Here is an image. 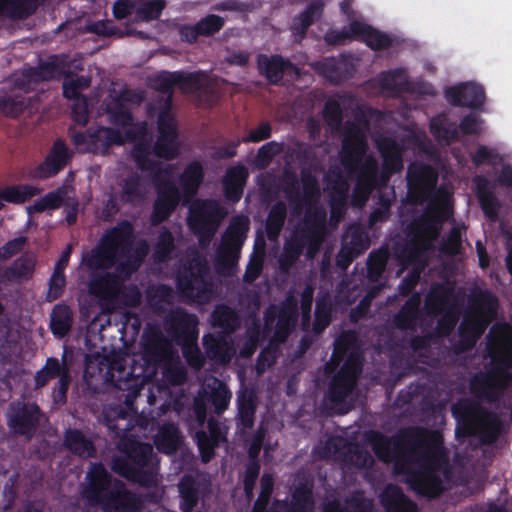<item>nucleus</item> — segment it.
<instances>
[{
	"mask_svg": "<svg viewBox=\"0 0 512 512\" xmlns=\"http://www.w3.org/2000/svg\"><path fill=\"white\" fill-rule=\"evenodd\" d=\"M365 439L380 461H393L394 472L406 476L405 483L415 494L428 499L442 495L445 488L441 472L448 473L450 469L440 431L410 426L387 436L370 430Z\"/></svg>",
	"mask_w": 512,
	"mask_h": 512,
	"instance_id": "nucleus-1",
	"label": "nucleus"
},
{
	"mask_svg": "<svg viewBox=\"0 0 512 512\" xmlns=\"http://www.w3.org/2000/svg\"><path fill=\"white\" fill-rule=\"evenodd\" d=\"M81 266L92 277L89 293L101 300L117 299L128 278V222L107 230L99 243L82 256Z\"/></svg>",
	"mask_w": 512,
	"mask_h": 512,
	"instance_id": "nucleus-2",
	"label": "nucleus"
},
{
	"mask_svg": "<svg viewBox=\"0 0 512 512\" xmlns=\"http://www.w3.org/2000/svg\"><path fill=\"white\" fill-rule=\"evenodd\" d=\"M487 351L491 367L474 374L469 388L476 399L493 404L512 385V334L505 328L493 327L488 335Z\"/></svg>",
	"mask_w": 512,
	"mask_h": 512,
	"instance_id": "nucleus-3",
	"label": "nucleus"
},
{
	"mask_svg": "<svg viewBox=\"0 0 512 512\" xmlns=\"http://www.w3.org/2000/svg\"><path fill=\"white\" fill-rule=\"evenodd\" d=\"M456 420V435L476 437L482 445L494 444L504 431L500 416L471 399H460L451 407Z\"/></svg>",
	"mask_w": 512,
	"mask_h": 512,
	"instance_id": "nucleus-4",
	"label": "nucleus"
},
{
	"mask_svg": "<svg viewBox=\"0 0 512 512\" xmlns=\"http://www.w3.org/2000/svg\"><path fill=\"white\" fill-rule=\"evenodd\" d=\"M499 307L498 298L489 290H479L469 298V305L458 326L459 339L452 351L459 355L471 351L494 319Z\"/></svg>",
	"mask_w": 512,
	"mask_h": 512,
	"instance_id": "nucleus-5",
	"label": "nucleus"
},
{
	"mask_svg": "<svg viewBox=\"0 0 512 512\" xmlns=\"http://www.w3.org/2000/svg\"><path fill=\"white\" fill-rule=\"evenodd\" d=\"M138 150L140 153L136 155L137 166L142 172L151 176L155 186L156 199L153 203L150 223L157 226L169 219L178 207L182 195L174 182L163 179V174H167L168 169H165L160 161L149 157V147L141 145Z\"/></svg>",
	"mask_w": 512,
	"mask_h": 512,
	"instance_id": "nucleus-6",
	"label": "nucleus"
},
{
	"mask_svg": "<svg viewBox=\"0 0 512 512\" xmlns=\"http://www.w3.org/2000/svg\"><path fill=\"white\" fill-rule=\"evenodd\" d=\"M82 496L91 505H100L104 512H127L128 495L125 484L113 480L102 464H93L87 473Z\"/></svg>",
	"mask_w": 512,
	"mask_h": 512,
	"instance_id": "nucleus-7",
	"label": "nucleus"
},
{
	"mask_svg": "<svg viewBox=\"0 0 512 512\" xmlns=\"http://www.w3.org/2000/svg\"><path fill=\"white\" fill-rule=\"evenodd\" d=\"M368 144L360 126L356 122L347 121L344 126L340 161L345 170L352 173L359 171L356 180L366 182L376 187L377 161L372 156L365 155Z\"/></svg>",
	"mask_w": 512,
	"mask_h": 512,
	"instance_id": "nucleus-8",
	"label": "nucleus"
},
{
	"mask_svg": "<svg viewBox=\"0 0 512 512\" xmlns=\"http://www.w3.org/2000/svg\"><path fill=\"white\" fill-rule=\"evenodd\" d=\"M84 381L94 392L108 388L128 390L126 359L120 355L108 357L98 352L85 357Z\"/></svg>",
	"mask_w": 512,
	"mask_h": 512,
	"instance_id": "nucleus-9",
	"label": "nucleus"
},
{
	"mask_svg": "<svg viewBox=\"0 0 512 512\" xmlns=\"http://www.w3.org/2000/svg\"><path fill=\"white\" fill-rule=\"evenodd\" d=\"M452 213L447 196L440 192L435 194L422 214L408 226L412 248L415 250L426 248L429 242L438 239L443 223L451 217Z\"/></svg>",
	"mask_w": 512,
	"mask_h": 512,
	"instance_id": "nucleus-10",
	"label": "nucleus"
},
{
	"mask_svg": "<svg viewBox=\"0 0 512 512\" xmlns=\"http://www.w3.org/2000/svg\"><path fill=\"white\" fill-rule=\"evenodd\" d=\"M160 460L150 443L138 442L130 434V484L156 487Z\"/></svg>",
	"mask_w": 512,
	"mask_h": 512,
	"instance_id": "nucleus-11",
	"label": "nucleus"
},
{
	"mask_svg": "<svg viewBox=\"0 0 512 512\" xmlns=\"http://www.w3.org/2000/svg\"><path fill=\"white\" fill-rule=\"evenodd\" d=\"M176 287L183 297L191 301H207L212 291L207 263L199 258L189 260L177 273Z\"/></svg>",
	"mask_w": 512,
	"mask_h": 512,
	"instance_id": "nucleus-12",
	"label": "nucleus"
},
{
	"mask_svg": "<svg viewBox=\"0 0 512 512\" xmlns=\"http://www.w3.org/2000/svg\"><path fill=\"white\" fill-rule=\"evenodd\" d=\"M193 412L199 426L207 422L208 431L200 429L195 433V442L203 463H209L215 457V450L221 443L227 442V432L214 417L207 419V406L204 400L195 399Z\"/></svg>",
	"mask_w": 512,
	"mask_h": 512,
	"instance_id": "nucleus-13",
	"label": "nucleus"
},
{
	"mask_svg": "<svg viewBox=\"0 0 512 512\" xmlns=\"http://www.w3.org/2000/svg\"><path fill=\"white\" fill-rule=\"evenodd\" d=\"M149 147V156L153 154L159 159L171 161L180 154V141L177 120L173 113H157V137L154 144L140 143L135 146L136 155L140 152L138 147Z\"/></svg>",
	"mask_w": 512,
	"mask_h": 512,
	"instance_id": "nucleus-14",
	"label": "nucleus"
},
{
	"mask_svg": "<svg viewBox=\"0 0 512 512\" xmlns=\"http://www.w3.org/2000/svg\"><path fill=\"white\" fill-rule=\"evenodd\" d=\"M108 429L116 441L118 453L112 457V470L124 478H128V418L127 410L122 405H110L104 412Z\"/></svg>",
	"mask_w": 512,
	"mask_h": 512,
	"instance_id": "nucleus-15",
	"label": "nucleus"
},
{
	"mask_svg": "<svg viewBox=\"0 0 512 512\" xmlns=\"http://www.w3.org/2000/svg\"><path fill=\"white\" fill-rule=\"evenodd\" d=\"M249 229L250 220L247 216L241 214L231 218L217 249L219 265L225 268L237 265Z\"/></svg>",
	"mask_w": 512,
	"mask_h": 512,
	"instance_id": "nucleus-16",
	"label": "nucleus"
},
{
	"mask_svg": "<svg viewBox=\"0 0 512 512\" xmlns=\"http://www.w3.org/2000/svg\"><path fill=\"white\" fill-rule=\"evenodd\" d=\"M249 229L250 220L247 216L241 214L231 218L217 249L219 265L225 268L237 265Z\"/></svg>",
	"mask_w": 512,
	"mask_h": 512,
	"instance_id": "nucleus-17",
	"label": "nucleus"
},
{
	"mask_svg": "<svg viewBox=\"0 0 512 512\" xmlns=\"http://www.w3.org/2000/svg\"><path fill=\"white\" fill-rule=\"evenodd\" d=\"M407 190L410 200L415 204L429 202L438 193L435 192L438 182V172L430 164L412 162L408 165L406 173ZM440 193L444 194L443 191Z\"/></svg>",
	"mask_w": 512,
	"mask_h": 512,
	"instance_id": "nucleus-18",
	"label": "nucleus"
},
{
	"mask_svg": "<svg viewBox=\"0 0 512 512\" xmlns=\"http://www.w3.org/2000/svg\"><path fill=\"white\" fill-rule=\"evenodd\" d=\"M225 216V209L217 201L197 200L190 206L188 224L196 233L211 236Z\"/></svg>",
	"mask_w": 512,
	"mask_h": 512,
	"instance_id": "nucleus-19",
	"label": "nucleus"
},
{
	"mask_svg": "<svg viewBox=\"0 0 512 512\" xmlns=\"http://www.w3.org/2000/svg\"><path fill=\"white\" fill-rule=\"evenodd\" d=\"M164 330L176 343H187L198 339V318L182 307L171 309L163 319Z\"/></svg>",
	"mask_w": 512,
	"mask_h": 512,
	"instance_id": "nucleus-20",
	"label": "nucleus"
},
{
	"mask_svg": "<svg viewBox=\"0 0 512 512\" xmlns=\"http://www.w3.org/2000/svg\"><path fill=\"white\" fill-rule=\"evenodd\" d=\"M361 372L362 367L355 364L353 359L344 361L329 382L326 392L327 400L333 405L343 403L354 389Z\"/></svg>",
	"mask_w": 512,
	"mask_h": 512,
	"instance_id": "nucleus-21",
	"label": "nucleus"
},
{
	"mask_svg": "<svg viewBox=\"0 0 512 512\" xmlns=\"http://www.w3.org/2000/svg\"><path fill=\"white\" fill-rule=\"evenodd\" d=\"M43 417L40 408L35 403L17 402L10 406L8 424L15 434L31 437Z\"/></svg>",
	"mask_w": 512,
	"mask_h": 512,
	"instance_id": "nucleus-22",
	"label": "nucleus"
},
{
	"mask_svg": "<svg viewBox=\"0 0 512 512\" xmlns=\"http://www.w3.org/2000/svg\"><path fill=\"white\" fill-rule=\"evenodd\" d=\"M448 305L449 299L446 289L432 291L427 297L426 306L429 312L433 315L441 314L435 327V334L439 337L450 336L458 322V315L452 308H447Z\"/></svg>",
	"mask_w": 512,
	"mask_h": 512,
	"instance_id": "nucleus-23",
	"label": "nucleus"
},
{
	"mask_svg": "<svg viewBox=\"0 0 512 512\" xmlns=\"http://www.w3.org/2000/svg\"><path fill=\"white\" fill-rule=\"evenodd\" d=\"M350 359H353L355 364L362 367L358 336L354 330L343 331L335 339L331 359L325 365L326 373H333L344 361H349Z\"/></svg>",
	"mask_w": 512,
	"mask_h": 512,
	"instance_id": "nucleus-24",
	"label": "nucleus"
},
{
	"mask_svg": "<svg viewBox=\"0 0 512 512\" xmlns=\"http://www.w3.org/2000/svg\"><path fill=\"white\" fill-rule=\"evenodd\" d=\"M61 205L67 207L66 221L69 225H73L77 219L79 202L75 198L74 189L68 185H64L55 192L48 193L30 206L28 211L29 213L42 212L46 209H56Z\"/></svg>",
	"mask_w": 512,
	"mask_h": 512,
	"instance_id": "nucleus-25",
	"label": "nucleus"
},
{
	"mask_svg": "<svg viewBox=\"0 0 512 512\" xmlns=\"http://www.w3.org/2000/svg\"><path fill=\"white\" fill-rule=\"evenodd\" d=\"M257 67L259 73L265 77L268 83L273 85L280 84L285 74L298 77L301 73L297 65L280 54H259Z\"/></svg>",
	"mask_w": 512,
	"mask_h": 512,
	"instance_id": "nucleus-26",
	"label": "nucleus"
},
{
	"mask_svg": "<svg viewBox=\"0 0 512 512\" xmlns=\"http://www.w3.org/2000/svg\"><path fill=\"white\" fill-rule=\"evenodd\" d=\"M143 356L149 363L158 364L166 359L171 350V343L157 325L147 324L141 340Z\"/></svg>",
	"mask_w": 512,
	"mask_h": 512,
	"instance_id": "nucleus-27",
	"label": "nucleus"
},
{
	"mask_svg": "<svg viewBox=\"0 0 512 512\" xmlns=\"http://www.w3.org/2000/svg\"><path fill=\"white\" fill-rule=\"evenodd\" d=\"M445 96L452 106L472 109L480 108L486 100L484 87L472 82L448 88Z\"/></svg>",
	"mask_w": 512,
	"mask_h": 512,
	"instance_id": "nucleus-28",
	"label": "nucleus"
},
{
	"mask_svg": "<svg viewBox=\"0 0 512 512\" xmlns=\"http://www.w3.org/2000/svg\"><path fill=\"white\" fill-rule=\"evenodd\" d=\"M53 378H59L57 398L65 402L71 377L64 358L61 361L55 358H49L46 361L45 366L35 376L36 387L41 388L45 386Z\"/></svg>",
	"mask_w": 512,
	"mask_h": 512,
	"instance_id": "nucleus-29",
	"label": "nucleus"
},
{
	"mask_svg": "<svg viewBox=\"0 0 512 512\" xmlns=\"http://www.w3.org/2000/svg\"><path fill=\"white\" fill-rule=\"evenodd\" d=\"M314 68L318 74L333 84H340L350 79L355 72L353 63L344 55L340 57H326L316 62Z\"/></svg>",
	"mask_w": 512,
	"mask_h": 512,
	"instance_id": "nucleus-30",
	"label": "nucleus"
},
{
	"mask_svg": "<svg viewBox=\"0 0 512 512\" xmlns=\"http://www.w3.org/2000/svg\"><path fill=\"white\" fill-rule=\"evenodd\" d=\"M298 315V300L294 295L289 294L280 305L273 340L284 343L293 331Z\"/></svg>",
	"mask_w": 512,
	"mask_h": 512,
	"instance_id": "nucleus-31",
	"label": "nucleus"
},
{
	"mask_svg": "<svg viewBox=\"0 0 512 512\" xmlns=\"http://www.w3.org/2000/svg\"><path fill=\"white\" fill-rule=\"evenodd\" d=\"M64 71L65 67L58 57H51L47 62L41 64L38 69L25 71L22 77L16 79L15 85L18 88L30 90L34 84L55 78Z\"/></svg>",
	"mask_w": 512,
	"mask_h": 512,
	"instance_id": "nucleus-32",
	"label": "nucleus"
},
{
	"mask_svg": "<svg viewBox=\"0 0 512 512\" xmlns=\"http://www.w3.org/2000/svg\"><path fill=\"white\" fill-rule=\"evenodd\" d=\"M248 178L249 171L241 163L227 168L222 179V188L224 196L229 202L237 203L241 200Z\"/></svg>",
	"mask_w": 512,
	"mask_h": 512,
	"instance_id": "nucleus-33",
	"label": "nucleus"
},
{
	"mask_svg": "<svg viewBox=\"0 0 512 512\" xmlns=\"http://www.w3.org/2000/svg\"><path fill=\"white\" fill-rule=\"evenodd\" d=\"M150 86L152 89L162 93L165 98L157 105H150L149 113L157 109L158 112L172 113V102L174 87H176V71L163 70L150 78Z\"/></svg>",
	"mask_w": 512,
	"mask_h": 512,
	"instance_id": "nucleus-34",
	"label": "nucleus"
},
{
	"mask_svg": "<svg viewBox=\"0 0 512 512\" xmlns=\"http://www.w3.org/2000/svg\"><path fill=\"white\" fill-rule=\"evenodd\" d=\"M376 148L383 159L384 170L396 174L403 169L404 147L396 139L390 136H381L376 140Z\"/></svg>",
	"mask_w": 512,
	"mask_h": 512,
	"instance_id": "nucleus-35",
	"label": "nucleus"
},
{
	"mask_svg": "<svg viewBox=\"0 0 512 512\" xmlns=\"http://www.w3.org/2000/svg\"><path fill=\"white\" fill-rule=\"evenodd\" d=\"M350 28L356 40L364 42L374 51L385 50L392 46V38L369 24L353 20Z\"/></svg>",
	"mask_w": 512,
	"mask_h": 512,
	"instance_id": "nucleus-36",
	"label": "nucleus"
},
{
	"mask_svg": "<svg viewBox=\"0 0 512 512\" xmlns=\"http://www.w3.org/2000/svg\"><path fill=\"white\" fill-rule=\"evenodd\" d=\"M421 295L411 294L393 316V325L401 331H416L420 319Z\"/></svg>",
	"mask_w": 512,
	"mask_h": 512,
	"instance_id": "nucleus-37",
	"label": "nucleus"
},
{
	"mask_svg": "<svg viewBox=\"0 0 512 512\" xmlns=\"http://www.w3.org/2000/svg\"><path fill=\"white\" fill-rule=\"evenodd\" d=\"M237 428L249 430L254 427L257 411V395L254 390L244 389L237 394Z\"/></svg>",
	"mask_w": 512,
	"mask_h": 512,
	"instance_id": "nucleus-38",
	"label": "nucleus"
},
{
	"mask_svg": "<svg viewBox=\"0 0 512 512\" xmlns=\"http://www.w3.org/2000/svg\"><path fill=\"white\" fill-rule=\"evenodd\" d=\"M380 502L386 512H418L417 504L396 484L385 487L380 495Z\"/></svg>",
	"mask_w": 512,
	"mask_h": 512,
	"instance_id": "nucleus-39",
	"label": "nucleus"
},
{
	"mask_svg": "<svg viewBox=\"0 0 512 512\" xmlns=\"http://www.w3.org/2000/svg\"><path fill=\"white\" fill-rule=\"evenodd\" d=\"M70 156L65 143L61 139L56 140L45 162L35 170L34 176L46 178L56 174L66 165Z\"/></svg>",
	"mask_w": 512,
	"mask_h": 512,
	"instance_id": "nucleus-40",
	"label": "nucleus"
},
{
	"mask_svg": "<svg viewBox=\"0 0 512 512\" xmlns=\"http://www.w3.org/2000/svg\"><path fill=\"white\" fill-rule=\"evenodd\" d=\"M284 506H279L281 512H314L315 501L312 487L300 483L291 493V499H280Z\"/></svg>",
	"mask_w": 512,
	"mask_h": 512,
	"instance_id": "nucleus-41",
	"label": "nucleus"
},
{
	"mask_svg": "<svg viewBox=\"0 0 512 512\" xmlns=\"http://www.w3.org/2000/svg\"><path fill=\"white\" fill-rule=\"evenodd\" d=\"M128 95L126 91L113 89L105 102V111L112 124L121 127V131H127L128 123Z\"/></svg>",
	"mask_w": 512,
	"mask_h": 512,
	"instance_id": "nucleus-42",
	"label": "nucleus"
},
{
	"mask_svg": "<svg viewBox=\"0 0 512 512\" xmlns=\"http://www.w3.org/2000/svg\"><path fill=\"white\" fill-rule=\"evenodd\" d=\"M178 491L181 512H193L202 497L200 482L192 475H184L178 483Z\"/></svg>",
	"mask_w": 512,
	"mask_h": 512,
	"instance_id": "nucleus-43",
	"label": "nucleus"
},
{
	"mask_svg": "<svg viewBox=\"0 0 512 512\" xmlns=\"http://www.w3.org/2000/svg\"><path fill=\"white\" fill-rule=\"evenodd\" d=\"M36 262L35 254L24 253L4 270L2 279L16 283L27 281L31 279L34 274Z\"/></svg>",
	"mask_w": 512,
	"mask_h": 512,
	"instance_id": "nucleus-44",
	"label": "nucleus"
},
{
	"mask_svg": "<svg viewBox=\"0 0 512 512\" xmlns=\"http://www.w3.org/2000/svg\"><path fill=\"white\" fill-rule=\"evenodd\" d=\"M127 135L128 131H121L120 129L93 128L92 153L106 155L111 146L124 144Z\"/></svg>",
	"mask_w": 512,
	"mask_h": 512,
	"instance_id": "nucleus-45",
	"label": "nucleus"
},
{
	"mask_svg": "<svg viewBox=\"0 0 512 512\" xmlns=\"http://www.w3.org/2000/svg\"><path fill=\"white\" fill-rule=\"evenodd\" d=\"M182 443L181 433L176 424H162L154 438V444L159 452L166 455L175 453Z\"/></svg>",
	"mask_w": 512,
	"mask_h": 512,
	"instance_id": "nucleus-46",
	"label": "nucleus"
},
{
	"mask_svg": "<svg viewBox=\"0 0 512 512\" xmlns=\"http://www.w3.org/2000/svg\"><path fill=\"white\" fill-rule=\"evenodd\" d=\"M63 445L71 453L84 459L93 457L96 452L92 440L78 429L66 430Z\"/></svg>",
	"mask_w": 512,
	"mask_h": 512,
	"instance_id": "nucleus-47",
	"label": "nucleus"
},
{
	"mask_svg": "<svg viewBox=\"0 0 512 512\" xmlns=\"http://www.w3.org/2000/svg\"><path fill=\"white\" fill-rule=\"evenodd\" d=\"M322 512H373L372 503L361 494H353L344 500H328L323 504Z\"/></svg>",
	"mask_w": 512,
	"mask_h": 512,
	"instance_id": "nucleus-48",
	"label": "nucleus"
},
{
	"mask_svg": "<svg viewBox=\"0 0 512 512\" xmlns=\"http://www.w3.org/2000/svg\"><path fill=\"white\" fill-rule=\"evenodd\" d=\"M204 176V168L199 161L194 160L188 163L179 177L184 195L189 197L195 195L204 180Z\"/></svg>",
	"mask_w": 512,
	"mask_h": 512,
	"instance_id": "nucleus-49",
	"label": "nucleus"
},
{
	"mask_svg": "<svg viewBox=\"0 0 512 512\" xmlns=\"http://www.w3.org/2000/svg\"><path fill=\"white\" fill-rule=\"evenodd\" d=\"M176 251L175 238L172 232L163 227L154 244L151 259L155 264H164L171 261Z\"/></svg>",
	"mask_w": 512,
	"mask_h": 512,
	"instance_id": "nucleus-50",
	"label": "nucleus"
},
{
	"mask_svg": "<svg viewBox=\"0 0 512 512\" xmlns=\"http://www.w3.org/2000/svg\"><path fill=\"white\" fill-rule=\"evenodd\" d=\"M286 218L287 206L285 202L282 200L275 202L268 212L265 223V231L270 241H276L279 238L284 228Z\"/></svg>",
	"mask_w": 512,
	"mask_h": 512,
	"instance_id": "nucleus-51",
	"label": "nucleus"
},
{
	"mask_svg": "<svg viewBox=\"0 0 512 512\" xmlns=\"http://www.w3.org/2000/svg\"><path fill=\"white\" fill-rule=\"evenodd\" d=\"M203 347L209 359L219 363L229 362V344L224 336L213 333L204 335Z\"/></svg>",
	"mask_w": 512,
	"mask_h": 512,
	"instance_id": "nucleus-52",
	"label": "nucleus"
},
{
	"mask_svg": "<svg viewBox=\"0 0 512 512\" xmlns=\"http://www.w3.org/2000/svg\"><path fill=\"white\" fill-rule=\"evenodd\" d=\"M211 322L214 327L223 329L226 332H234L240 325V319L232 307L220 304L211 313Z\"/></svg>",
	"mask_w": 512,
	"mask_h": 512,
	"instance_id": "nucleus-53",
	"label": "nucleus"
},
{
	"mask_svg": "<svg viewBox=\"0 0 512 512\" xmlns=\"http://www.w3.org/2000/svg\"><path fill=\"white\" fill-rule=\"evenodd\" d=\"M176 87L183 93L205 91L207 88V74L203 71H176Z\"/></svg>",
	"mask_w": 512,
	"mask_h": 512,
	"instance_id": "nucleus-54",
	"label": "nucleus"
},
{
	"mask_svg": "<svg viewBox=\"0 0 512 512\" xmlns=\"http://www.w3.org/2000/svg\"><path fill=\"white\" fill-rule=\"evenodd\" d=\"M430 132L437 141L451 144L459 139L458 126L445 116L434 117L430 122Z\"/></svg>",
	"mask_w": 512,
	"mask_h": 512,
	"instance_id": "nucleus-55",
	"label": "nucleus"
},
{
	"mask_svg": "<svg viewBox=\"0 0 512 512\" xmlns=\"http://www.w3.org/2000/svg\"><path fill=\"white\" fill-rule=\"evenodd\" d=\"M333 304L328 293L320 296L316 300L315 318L313 322V332L321 334L332 321Z\"/></svg>",
	"mask_w": 512,
	"mask_h": 512,
	"instance_id": "nucleus-56",
	"label": "nucleus"
},
{
	"mask_svg": "<svg viewBox=\"0 0 512 512\" xmlns=\"http://www.w3.org/2000/svg\"><path fill=\"white\" fill-rule=\"evenodd\" d=\"M39 0H0V15L9 17H27L32 14Z\"/></svg>",
	"mask_w": 512,
	"mask_h": 512,
	"instance_id": "nucleus-57",
	"label": "nucleus"
},
{
	"mask_svg": "<svg viewBox=\"0 0 512 512\" xmlns=\"http://www.w3.org/2000/svg\"><path fill=\"white\" fill-rule=\"evenodd\" d=\"M73 324L72 310L66 305H57L51 315V329L57 336H65Z\"/></svg>",
	"mask_w": 512,
	"mask_h": 512,
	"instance_id": "nucleus-58",
	"label": "nucleus"
},
{
	"mask_svg": "<svg viewBox=\"0 0 512 512\" xmlns=\"http://www.w3.org/2000/svg\"><path fill=\"white\" fill-rule=\"evenodd\" d=\"M305 248V241L302 238H294L284 245L283 254L279 259L281 271H288L302 255Z\"/></svg>",
	"mask_w": 512,
	"mask_h": 512,
	"instance_id": "nucleus-59",
	"label": "nucleus"
},
{
	"mask_svg": "<svg viewBox=\"0 0 512 512\" xmlns=\"http://www.w3.org/2000/svg\"><path fill=\"white\" fill-rule=\"evenodd\" d=\"M389 253L387 249L381 248L370 252L367 259V277L371 281H377L384 273Z\"/></svg>",
	"mask_w": 512,
	"mask_h": 512,
	"instance_id": "nucleus-60",
	"label": "nucleus"
},
{
	"mask_svg": "<svg viewBox=\"0 0 512 512\" xmlns=\"http://www.w3.org/2000/svg\"><path fill=\"white\" fill-rule=\"evenodd\" d=\"M320 11V6L316 3L309 4L304 11L294 17L291 30L295 36L304 38L308 28L315 21V14Z\"/></svg>",
	"mask_w": 512,
	"mask_h": 512,
	"instance_id": "nucleus-61",
	"label": "nucleus"
},
{
	"mask_svg": "<svg viewBox=\"0 0 512 512\" xmlns=\"http://www.w3.org/2000/svg\"><path fill=\"white\" fill-rule=\"evenodd\" d=\"M110 324V316L102 311L98 313L89 323L86 334V344L96 348L98 342L102 341V330Z\"/></svg>",
	"mask_w": 512,
	"mask_h": 512,
	"instance_id": "nucleus-62",
	"label": "nucleus"
},
{
	"mask_svg": "<svg viewBox=\"0 0 512 512\" xmlns=\"http://www.w3.org/2000/svg\"><path fill=\"white\" fill-rule=\"evenodd\" d=\"M404 74L402 69L388 70L378 76V82L383 90L399 93L407 84Z\"/></svg>",
	"mask_w": 512,
	"mask_h": 512,
	"instance_id": "nucleus-63",
	"label": "nucleus"
},
{
	"mask_svg": "<svg viewBox=\"0 0 512 512\" xmlns=\"http://www.w3.org/2000/svg\"><path fill=\"white\" fill-rule=\"evenodd\" d=\"M166 7L165 0H139L136 17L142 21L156 20Z\"/></svg>",
	"mask_w": 512,
	"mask_h": 512,
	"instance_id": "nucleus-64",
	"label": "nucleus"
}]
</instances>
